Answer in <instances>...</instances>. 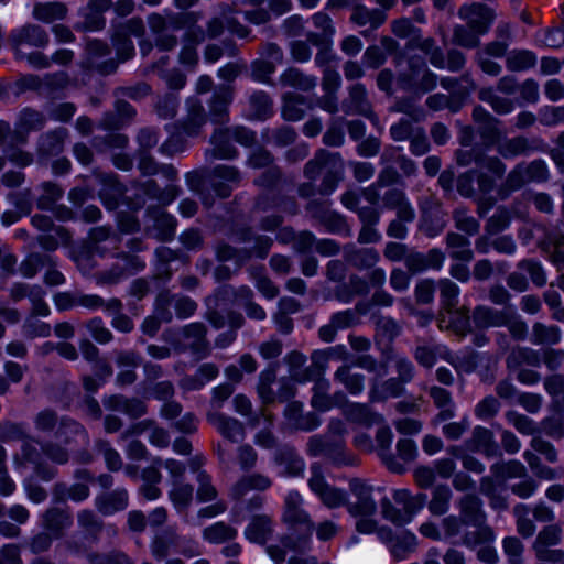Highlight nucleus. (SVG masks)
Returning a JSON list of instances; mask_svg holds the SVG:
<instances>
[{
  "instance_id": "f257e3e1",
  "label": "nucleus",
  "mask_w": 564,
  "mask_h": 564,
  "mask_svg": "<svg viewBox=\"0 0 564 564\" xmlns=\"http://www.w3.org/2000/svg\"><path fill=\"white\" fill-rule=\"evenodd\" d=\"M99 197L108 210H117L116 220L122 232L138 231L140 223L134 215L149 200L156 202L158 206L149 205L145 212L148 231L160 241H170L176 232V218L167 214L163 207L172 204L178 196V189L167 184L161 189L153 178H149L142 186L122 189L119 178H101Z\"/></svg>"
},
{
  "instance_id": "f03ea898",
  "label": "nucleus",
  "mask_w": 564,
  "mask_h": 564,
  "mask_svg": "<svg viewBox=\"0 0 564 564\" xmlns=\"http://www.w3.org/2000/svg\"><path fill=\"white\" fill-rule=\"evenodd\" d=\"M310 473L308 487L324 506L329 509L346 506L349 514L357 520V531L364 534L373 533L377 525V521L375 520L377 503L372 496L375 487L368 480L352 478L349 481L350 492L356 499V501L349 502L348 492L346 490L327 482L321 463H313Z\"/></svg>"
},
{
  "instance_id": "7ed1b4c3",
  "label": "nucleus",
  "mask_w": 564,
  "mask_h": 564,
  "mask_svg": "<svg viewBox=\"0 0 564 564\" xmlns=\"http://www.w3.org/2000/svg\"><path fill=\"white\" fill-rule=\"evenodd\" d=\"M347 433L346 424L340 419H330L327 433L315 434L307 441L306 453L311 457H325L336 467L356 466L358 458L350 453L343 436Z\"/></svg>"
},
{
  "instance_id": "20e7f679",
  "label": "nucleus",
  "mask_w": 564,
  "mask_h": 564,
  "mask_svg": "<svg viewBox=\"0 0 564 564\" xmlns=\"http://www.w3.org/2000/svg\"><path fill=\"white\" fill-rule=\"evenodd\" d=\"M524 178H457V188L462 196L473 197L485 208H491L496 202L506 199L522 186Z\"/></svg>"
},
{
  "instance_id": "39448f33",
  "label": "nucleus",
  "mask_w": 564,
  "mask_h": 564,
  "mask_svg": "<svg viewBox=\"0 0 564 564\" xmlns=\"http://www.w3.org/2000/svg\"><path fill=\"white\" fill-rule=\"evenodd\" d=\"M491 476L480 480V492L489 499L494 510L501 511L508 508L505 482L521 478L527 474L524 465L519 460L497 462L490 467Z\"/></svg>"
},
{
  "instance_id": "423d86ee",
  "label": "nucleus",
  "mask_w": 564,
  "mask_h": 564,
  "mask_svg": "<svg viewBox=\"0 0 564 564\" xmlns=\"http://www.w3.org/2000/svg\"><path fill=\"white\" fill-rule=\"evenodd\" d=\"M56 442H44L40 444L41 453L51 462L57 465H65L69 460V453L66 446L73 443L88 445L89 435L85 427L75 420L64 416L58 421L55 431Z\"/></svg>"
},
{
  "instance_id": "0eeeda50",
  "label": "nucleus",
  "mask_w": 564,
  "mask_h": 564,
  "mask_svg": "<svg viewBox=\"0 0 564 564\" xmlns=\"http://www.w3.org/2000/svg\"><path fill=\"white\" fill-rule=\"evenodd\" d=\"M438 350L442 359L449 362L459 375L477 372L481 381H494L497 360L489 352H478L470 347L452 352L447 346L438 347Z\"/></svg>"
},
{
  "instance_id": "6e6552de",
  "label": "nucleus",
  "mask_w": 564,
  "mask_h": 564,
  "mask_svg": "<svg viewBox=\"0 0 564 564\" xmlns=\"http://www.w3.org/2000/svg\"><path fill=\"white\" fill-rule=\"evenodd\" d=\"M129 251L111 253L118 260L108 270L96 273V284L99 286L112 285L119 283L128 275L137 274L144 270L145 259L137 253L144 250L145 246L141 239L132 238L127 242Z\"/></svg>"
},
{
  "instance_id": "1a4fd4ad",
  "label": "nucleus",
  "mask_w": 564,
  "mask_h": 564,
  "mask_svg": "<svg viewBox=\"0 0 564 564\" xmlns=\"http://www.w3.org/2000/svg\"><path fill=\"white\" fill-rule=\"evenodd\" d=\"M236 241L251 245L250 248L236 249L229 245L221 243L216 248V257L220 262L232 261L235 272L238 271L251 257L264 259L272 246V239L267 236H254L250 228H246L236 234Z\"/></svg>"
},
{
  "instance_id": "9d476101",
  "label": "nucleus",
  "mask_w": 564,
  "mask_h": 564,
  "mask_svg": "<svg viewBox=\"0 0 564 564\" xmlns=\"http://www.w3.org/2000/svg\"><path fill=\"white\" fill-rule=\"evenodd\" d=\"M162 338L175 351H189L196 360L208 356L209 344L206 339V327L203 323L194 322L182 328H169Z\"/></svg>"
},
{
  "instance_id": "9b49d317",
  "label": "nucleus",
  "mask_w": 564,
  "mask_h": 564,
  "mask_svg": "<svg viewBox=\"0 0 564 564\" xmlns=\"http://www.w3.org/2000/svg\"><path fill=\"white\" fill-rule=\"evenodd\" d=\"M0 440L23 441L21 454L25 462L34 465L35 476L43 481H51L57 475V469L41 462V454L34 445V441L26 434L23 423L6 422L0 425Z\"/></svg>"
},
{
  "instance_id": "f8f14e48",
  "label": "nucleus",
  "mask_w": 564,
  "mask_h": 564,
  "mask_svg": "<svg viewBox=\"0 0 564 564\" xmlns=\"http://www.w3.org/2000/svg\"><path fill=\"white\" fill-rule=\"evenodd\" d=\"M394 502L402 508L395 507L387 497L381 499L382 517L395 525H405L412 522L414 517L424 508L427 495L420 492L412 495L409 489H394L392 494Z\"/></svg>"
},
{
  "instance_id": "ddd939ff",
  "label": "nucleus",
  "mask_w": 564,
  "mask_h": 564,
  "mask_svg": "<svg viewBox=\"0 0 564 564\" xmlns=\"http://www.w3.org/2000/svg\"><path fill=\"white\" fill-rule=\"evenodd\" d=\"M392 180L378 178V182L369 186L362 196L369 204H380L382 208L395 209L399 218L413 221L414 209L405 198L403 191L388 182Z\"/></svg>"
},
{
  "instance_id": "4468645a",
  "label": "nucleus",
  "mask_w": 564,
  "mask_h": 564,
  "mask_svg": "<svg viewBox=\"0 0 564 564\" xmlns=\"http://www.w3.org/2000/svg\"><path fill=\"white\" fill-rule=\"evenodd\" d=\"M193 13H175L164 17L160 13H151L148 24L154 35V45L163 52L174 50L178 43L176 35L169 30L177 31L195 22Z\"/></svg>"
},
{
  "instance_id": "2eb2a0df",
  "label": "nucleus",
  "mask_w": 564,
  "mask_h": 564,
  "mask_svg": "<svg viewBox=\"0 0 564 564\" xmlns=\"http://www.w3.org/2000/svg\"><path fill=\"white\" fill-rule=\"evenodd\" d=\"M253 292L248 285H241L234 288L231 285L219 286L213 296L207 297V307L220 306L226 308L230 302L232 304H239L245 307V312L250 319L264 321L267 313L262 306L252 301Z\"/></svg>"
},
{
  "instance_id": "dca6fc26",
  "label": "nucleus",
  "mask_w": 564,
  "mask_h": 564,
  "mask_svg": "<svg viewBox=\"0 0 564 564\" xmlns=\"http://www.w3.org/2000/svg\"><path fill=\"white\" fill-rule=\"evenodd\" d=\"M437 76L429 69L425 61L417 55L408 59V67L397 76V85L401 90L424 95L436 87Z\"/></svg>"
},
{
  "instance_id": "f3484780",
  "label": "nucleus",
  "mask_w": 564,
  "mask_h": 564,
  "mask_svg": "<svg viewBox=\"0 0 564 564\" xmlns=\"http://www.w3.org/2000/svg\"><path fill=\"white\" fill-rule=\"evenodd\" d=\"M139 149V171L143 176H175L177 170L171 163H159L149 150L159 142L158 131L153 128H142L137 137Z\"/></svg>"
},
{
  "instance_id": "a211bd4d",
  "label": "nucleus",
  "mask_w": 564,
  "mask_h": 564,
  "mask_svg": "<svg viewBox=\"0 0 564 564\" xmlns=\"http://www.w3.org/2000/svg\"><path fill=\"white\" fill-rule=\"evenodd\" d=\"M163 467L170 476L171 489L169 498L177 513L182 514L188 508L194 491L192 485L183 482L186 466L183 462L167 458L164 460Z\"/></svg>"
},
{
  "instance_id": "6ab92c4d",
  "label": "nucleus",
  "mask_w": 564,
  "mask_h": 564,
  "mask_svg": "<svg viewBox=\"0 0 564 564\" xmlns=\"http://www.w3.org/2000/svg\"><path fill=\"white\" fill-rule=\"evenodd\" d=\"M563 361L564 354L561 350L546 349L541 354L532 348L516 347L507 358V367L512 371L522 365L539 367L543 362L550 370H555Z\"/></svg>"
},
{
  "instance_id": "aec40b11",
  "label": "nucleus",
  "mask_w": 564,
  "mask_h": 564,
  "mask_svg": "<svg viewBox=\"0 0 564 564\" xmlns=\"http://www.w3.org/2000/svg\"><path fill=\"white\" fill-rule=\"evenodd\" d=\"M379 541L384 544L394 561L400 562L410 557L417 547V538L414 533L409 530L393 531L389 527L376 525V530Z\"/></svg>"
},
{
  "instance_id": "412c9836",
  "label": "nucleus",
  "mask_w": 564,
  "mask_h": 564,
  "mask_svg": "<svg viewBox=\"0 0 564 564\" xmlns=\"http://www.w3.org/2000/svg\"><path fill=\"white\" fill-rule=\"evenodd\" d=\"M74 484L56 482L52 490V499L54 502H66L70 500L80 503L90 496V484L94 481V475L86 468H77L73 474Z\"/></svg>"
},
{
  "instance_id": "4be33fe9",
  "label": "nucleus",
  "mask_w": 564,
  "mask_h": 564,
  "mask_svg": "<svg viewBox=\"0 0 564 564\" xmlns=\"http://www.w3.org/2000/svg\"><path fill=\"white\" fill-rule=\"evenodd\" d=\"M9 45L18 59H24V46L44 48L50 43V35L44 28L34 23H26L11 31L8 37Z\"/></svg>"
},
{
  "instance_id": "5701e85b",
  "label": "nucleus",
  "mask_w": 564,
  "mask_h": 564,
  "mask_svg": "<svg viewBox=\"0 0 564 564\" xmlns=\"http://www.w3.org/2000/svg\"><path fill=\"white\" fill-rule=\"evenodd\" d=\"M455 162L462 167H467L475 163L480 174L479 176H486L487 174L502 176L506 172V165L498 156L486 155L479 148L456 150Z\"/></svg>"
},
{
  "instance_id": "b1692460",
  "label": "nucleus",
  "mask_w": 564,
  "mask_h": 564,
  "mask_svg": "<svg viewBox=\"0 0 564 564\" xmlns=\"http://www.w3.org/2000/svg\"><path fill=\"white\" fill-rule=\"evenodd\" d=\"M207 308L208 321L215 328H221L225 325L229 326V330L219 334L215 340L216 347H228L236 339L237 329H239L243 324L242 315L231 310L221 308L220 306L215 305Z\"/></svg>"
},
{
  "instance_id": "393cba45",
  "label": "nucleus",
  "mask_w": 564,
  "mask_h": 564,
  "mask_svg": "<svg viewBox=\"0 0 564 564\" xmlns=\"http://www.w3.org/2000/svg\"><path fill=\"white\" fill-rule=\"evenodd\" d=\"M495 541L496 534L490 527H482L479 531L466 530L462 536V544L469 550H477L478 560L486 564L498 561Z\"/></svg>"
},
{
  "instance_id": "a878e982",
  "label": "nucleus",
  "mask_w": 564,
  "mask_h": 564,
  "mask_svg": "<svg viewBox=\"0 0 564 564\" xmlns=\"http://www.w3.org/2000/svg\"><path fill=\"white\" fill-rule=\"evenodd\" d=\"M32 225L42 234L39 236V245L47 251H54L59 246H67L72 241V234L63 226H55L51 217L34 215Z\"/></svg>"
},
{
  "instance_id": "bb28decb",
  "label": "nucleus",
  "mask_w": 564,
  "mask_h": 564,
  "mask_svg": "<svg viewBox=\"0 0 564 564\" xmlns=\"http://www.w3.org/2000/svg\"><path fill=\"white\" fill-rule=\"evenodd\" d=\"M518 270L510 273L507 284L517 292H524L529 286V280L536 286H543L546 283V275L540 261L533 259L521 260Z\"/></svg>"
},
{
  "instance_id": "cd10ccee",
  "label": "nucleus",
  "mask_w": 564,
  "mask_h": 564,
  "mask_svg": "<svg viewBox=\"0 0 564 564\" xmlns=\"http://www.w3.org/2000/svg\"><path fill=\"white\" fill-rule=\"evenodd\" d=\"M33 196V203L36 202L37 207L43 210L54 212L55 217L61 221H68L74 218L72 209L66 206H57L56 203L62 198L63 191L53 182H43L39 188L40 194L26 189Z\"/></svg>"
},
{
  "instance_id": "c85d7f7f",
  "label": "nucleus",
  "mask_w": 564,
  "mask_h": 564,
  "mask_svg": "<svg viewBox=\"0 0 564 564\" xmlns=\"http://www.w3.org/2000/svg\"><path fill=\"white\" fill-rule=\"evenodd\" d=\"M370 401L368 402H350L343 408V416L345 421L355 427L370 430L376 425L383 424L386 419L383 414L376 411Z\"/></svg>"
},
{
  "instance_id": "c756f323",
  "label": "nucleus",
  "mask_w": 564,
  "mask_h": 564,
  "mask_svg": "<svg viewBox=\"0 0 564 564\" xmlns=\"http://www.w3.org/2000/svg\"><path fill=\"white\" fill-rule=\"evenodd\" d=\"M341 109L346 115H359L368 118L373 126L380 127L378 116L373 112L365 86L354 84L348 89V97L341 102Z\"/></svg>"
},
{
  "instance_id": "7c9ffc66",
  "label": "nucleus",
  "mask_w": 564,
  "mask_h": 564,
  "mask_svg": "<svg viewBox=\"0 0 564 564\" xmlns=\"http://www.w3.org/2000/svg\"><path fill=\"white\" fill-rule=\"evenodd\" d=\"M344 172V163L339 153L318 150L304 170L305 176H339Z\"/></svg>"
},
{
  "instance_id": "2f4dec72",
  "label": "nucleus",
  "mask_w": 564,
  "mask_h": 564,
  "mask_svg": "<svg viewBox=\"0 0 564 564\" xmlns=\"http://www.w3.org/2000/svg\"><path fill=\"white\" fill-rule=\"evenodd\" d=\"M459 517L464 522V527L473 528V531H479L487 524V516L482 508V501L474 494L464 495L457 502Z\"/></svg>"
},
{
  "instance_id": "473e14b6",
  "label": "nucleus",
  "mask_w": 564,
  "mask_h": 564,
  "mask_svg": "<svg viewBox=\"0 0 564 564\" xmlns=\"http://www.w3.org/2000/svg\"><path fill=\"white\" fill-rule=\"evenodd\" d=\"M173 314L170 310V292H160L154 301L153 314L147 316L141 324V332L154 337L160 330L162 323H170Z\"/></svg>"
},
{
  "instance_id": "72a5a7b5",
  "label": "nucleus",
  "mask_w": 564,
  "mask_h": 564,
  "mask_svg": "<svg viewBox=\"0 0 564 564\" xmlns=\"http://www.w3.org/2000/svg\"><path fill=\"white\" fill-rule=\"evenodd\" d=\"M458 17L466 21V24L478 34H486L495 20L492 9L482 3L463 6L458 10Z\"/></svg>"
},
{
  "instance_id": "f704fd0d",
  "label": "nucleus",
  "mask_w": 564,
  "mask_h": 564,
  "mask_svg": "<svg viewBox=\"0 0 564 564\" xmlns=\"http://www.w3.org/2000/svg\"><path fill=\"white\" fill-rule=\"evenodd\" d=\"M303 403L300 401H290L284 408V419L290 427L297 431L312 432L317 430L322 420L315 412H303Z\"/></svg>"
},
{
  "instance_id": "c9c22d12",
  "label": "nucleus",
  "mask_w": 564,
  "mask_h": 564,
  "mask_svg": "<svg viewBox=\"0 0 564 564\" xmlns=\"http://www.w3.org/2000/svg\"><path fill=\"white\" fill-rule=\"evenodd\" d=\"M102 404L107 411L119 412L130 419H139L148 413V405L144 400L139 398H129L123 394H110L102 399Z\"/></svg>"
},
{
  "instance_id": "e433bc0d",
  "label": "nucleus",
  "mask_w": 564,
  "mask_h": 564,
  "mask_svg": "<svg viewBox=\"0 0 564 564\" xmlns=\"http://www.w3.org/2000/svg\"><path fill=\"white\" fill-rule=\"evenodd\" d=\"M395 451L397 454L392 452L384 466L392 473L403 474L408 470V466L417 458L419 448L415 441L402 437L398 440Z\"/></svg>"
},
{
  "instance_id": "4c0bfd02",
  "label": "nucleus",
  "mask_w": 564,
  "mask_h": 564,
  "mask_svg": "<svg viewBox=\"0 0 564 564\" xmlns=\"http://www.w3.org/2000/svg\"><path fill=\"white\" fill-rule=\"evenodd\" d=\"M94 505L100 514L110 517L127 509L129 505V494L123 487L102 491L96 495Z\"/></svg>"
},
{
  "instance_id": "58836bf2",
  "label": "nucleus",
  "mask_w": 564,
  "mask_h": 564,
  "mask_svg": "<svg viewBox=\"0 0 564 564\" xmlns=\"http://www.w3.org/2000/svg\"><path fill=\"white\" fill-rule=\"evenodd\" d=\"M471 117L475 123H477V131L486 147H491L499 142L501 138L499 119L494 117L481 106L474 108Z\"/></svg>"
},
{
  "instance_id": "ea45409f",
  "label": "nucleus",
  "mask_w": 564,
  "mask_h": 564,
  "mask_svg": "<svg viewBox=\"0 0 564 564\" xmlns=\"http://www.w3.org/2000/svg\"><path fill=\"white\" fill-rule=\"evenodd\" d=\"M406 388L403 382L394 377L386 380L375 378L370 381L368 391V400L370 403H382L389 399H397L403 395Z\"/></svg>"
},
{
  "instance_id": "a19ab883",
  "label": "nucleus",
  "mask_w": 564,
  "mask_h": 564,
  "mask_svg": "<svg viewBox=\"0 0 564 564\" xmlns=\"http://www.w3.org/2000/svg\"><path fill=\"white\" fill-rule=\"evenodd\" d=\"M464 446L466 451L481 453L486 457L500 455V449L495 442L492 432L480 425L474 427L470 438L465 442Z\"/></svg>"
},
{
  "instance_id": "79ce46f5",
  "label": "nucleus",
  "mask_w": 564,
  "mask_h": 564,
  "mask_svg": "<svg viewBox=\"0 0 564 564\" xmlns=\"http://www.w3.org/2000/svg\"><path fill=\"white\" fill-rule=\"evenodd\" d=\"M163 463L164 460L159 457L153 458L151 466L143 468L141 471L142 485L139 488V492L148 501H154L162 495L159 485L162 481L160 467L163 466Z\"/></svg>"
},
{
  "instance_id": "37998d69",
  "label": "nucleus",
  "mask_w": 564,
  "mask_h": 564,
  "mask_svg": "<svg viewBox=\"0 0 564 564\" xmlns=\"http://www.w3.org/2000/svg\"><path fill=\"white\" fill-rule=\"evenodd\" d=\"M72 524L73 514L68 508L52 507L42 514V527L54 539H61Z\"/></svg>"
},
{
  "instance_id": "c03bdc74",
  "label": "nucleus",
  "mask_w": 564,
  "mask_h": 564,
  "mask_svg": "<svg viewBox=\"0 0 564 564\" xmlns=\"http://www.w3.org/2000/svg\"><path fill=\"white\" fill-rule=\"evenodd\" d=\"M232 89L220 86L208 102V116L213 123L224 126L229 121V105L232 101Z\"/></svg>"
},
{
  "instance_id": "a18cd8bd",
  "label": "nucleus",
  "mask_w": 564,
  "mask_h": 564,
  "mask_svg": "<svg viewBox=\"0 0 564 564\" xmlns=\"http://www.w3.org/2000/svg\"><path fill=\"white\" fill-rule=\"evenodd\" d=\"M46 123L45 116L34 109H23L18 118L17 128L14 130V141L17 144H24L28 141V134L31 131H39Z\"/></svg>"
},
{
  "instance_id": "49530a36",
  "label": "nucleus",
  "mask_w": 564,
  "mask_h": 564,
  "mask_svg": "<svg viewBox=\"0 0 564 564\" xmlns=\"http://www.w3.org/2000/svg\"><path fill=\"white\" fill-rule=\"evenodd\" d=\"M280 180L281 178H257V185L267 188V192L263 193L256 203L258 210H284L285 197L279 192Z\"/></svg>"
},
{
  "instance_id": "de8ad7c7",
  "label": "nucleus",
  "mask_w": 564,
  "mask_h": 564,
  "mask_svg": "<svg viewBox=\"0 0 564 564\" xmlns=\"http://www.w3.org/2000/svg\"><path fill=\"white\" fill-rule=\"evenodd\" d=\"M343 253L345 261L358 270L372 269L380 260V253L371 247L359 248L350 243L344 247Z\"/></svg>"
},
{
  "instance_id": "09e8293b",
  "label": "nucleus",
  "mask_w": 564,
  "mask_h": 564,
  "mask_svg": "<svg viewBox=\"0 0 564 564\" xmlns=\"http://www.w3.org/2000/svg\"><path fill=\"white\" fill-rule=\"evenodd\" d=\"M230 127H218L210 137L212 150L206 151V158L234 159L238 151L231 143Z\"/></svg>"
},
{
  "instance_id": "8fccbe9b",
  "label": "nucleus",
  "mask_w": 564,
  "mask_h": 564,
  "mask_svg": "<svg viewBox=\"0 0 564 564\" xmlns=\"http://www.w3.org/2000/svg\"><path fill=\"white\" fill-rule=\"evenodd\" d=\"M274 463L281 467L282 476H301L305 470L304 459L297 455L292 446H282L274 453Z\"/></svg>"
},
{
  "instance_id": "3c124183",
  "label": "nucleus",
  "mask_w": 564,
  "mask_h": 564,
  "mask_svg": "<svg viewBox=\"0 0 564 564\" xmlns=\"http://www.w3.org/2000/svg\"><path fill=\"white\" fill-rule=\"evenodd\" d=\"M207 419L225 438L234 443L243 441L245 426L237 419L219 412L208 413Z\"/></svg>"
},
{
  "instance_id": "603ef678",
  "label": "nucleus",
  "mask_w": 564,
  "mask_h": 564,
  "mask_svg": "<svg viewBox=\"0 0 564 564\" xmlns=\"http://www.w3.org/2000/svg\"><path fill=\"white\" fill-rule=\"evenodd\" d=\"M509 308L510 306H505L502 310H496L486 305H478L473 311V323L480 329L502 327L508 323Z\"/></svg>"
},
{
  "instance_id": "864d4df0",
  "label": "nucleus",
  "mask_w": 564,
  "mask_h": 564,
  "mask_svg": "<svg viewBox=\"0 0 564 564\" xmlns=\"http://www.w3.org/2000/svg\"><path fill=\"white\" fill-rule=\"evenodd\" d=\"M273 533V521L267 514H258L250 519L243 531L245 538L250 542L264 545Z\"/></svg>"
},
{
  "instance_id": "5fc2aeb1",
  "label": "nucleus",
  "mask_w": 564,
  "mask_h": 564,
  "mask_svg": "<svg viewBox=\"0 0 564 564\" xmlns=\"http://www.w3.org/2000/svg\"><path fill=\"white\" fill-rule=\"evenodd\" d=\"M219 369L215 364L206 362L198 367L195 375L184 376L180 381V388L185 391L202 390L207 383L217 378Z\"/></svg>"
},
{
  "instance_id": "6e6d98bb",
  "label": "nucleus",
  "mask_w": 564,
  "mask_h": 564,
  "mask_svg": "<svg viewBox=\"0 0 564 564\" xmlns=\"http://www.w3.org/2000/svg\"><path fill=\"white\" fill-rule=\"evenodd\" d=\"M155 258L156 264L155 270L160 276L165 280H169L172 275L173 270H177L178 268H173L172 264L174 262H178L180 264H187L189 262V258L187 254L172 250L167 247H159L155 249Z\"/></svg>"
},
{
  "instance_id": "4d7b16f0",
  "label": "nucleus",
  "mask_w": 564,
  "mask_h": 564,
  "mask_svg": "<svg viewBox=\"0 0 564 564\" xmlns=\"http://www.w3.org/2000/svg\"><path fill=\"white\" fill-rule=\"evenodd\" d=\"M67 135V129L62 127L42 133L36 143L37 154L40 156H51L61 153Z\"/></svg>"
},
{
  "instance_id": "13d9d810",
  "label": "nucleus",
  "mask_w": 564,
  "mask_h": 564,
  "mask_svg": "<svg viewBox=\"0 0 564 564\" xmlns=\"http://www.w3.org/2000/svg\"><path fill=\"white\" fill-rule=\"evenodd\" d=\"M9 202L17 208L15 212H4L1 216V223L8 227L15 224L21 216L28 215L33 206V196L29 191L11 192L8 194Z\"/></svg>"
},
{
  "instance_id": "bf43d9fd",
  "label": "nucleus",
  "mask_w": 564,
  "mask_h": 564,
  "mask_svg": "<svg viewBox=\"0 0 564 564\" xmlns=\"http://www.w3.org/2000/svg\"><path fill=\"white\" fill-rule=\"evenodd\" d=\"M306 356L296 350L286 354L284 362L288 366L289 377L297 383L304 384L315 378L312 367L306 366Z\"/></svg>"
},
{
  "instance_id": "052dcab7",
  "label": "nucleus",
  "mask_w": 564,
  "mask_h": 564,
  "mask_svg": "<svg viewBox=\"0 0 564 564\" xmlns=\"http://www.w3.org/2000/svg\"><path fill=\"white\" fill-rule=\"evenodd\" d=\"M89 239L91 241V251L100 257H106L110 249H117L120 242L119 237L105 226L91 228Z\"/></svg>"
},
{
  "instance_id": "680f3d73",
  "label": "nucleus",
  "mask_w": 564,
  "mask_h": 564,
  "mask_svg": "<svg viewBox=\"0 0 564 564\" xmlns=\"http://www.w3.org/2000/svg\"><path fill=\"white\" fill-rule=\"evenodd\" d=\"M247 165L256 171H261L265 176H281L282 174L275 164L273 154L263 147L257 148L249 154Z\"/></svg>"
},
{
  "instance_id": "e2e57ef3",
  "label": "nucleus",
  "mask_w": 564,
  "mask_h": 564,
  "mask_svg": "<svg viewBox=\"0 0 564 564\" xmlns=\"http://www.w3.org/2000/svg\"><path fill=\"white\" fill-rule=\"evenodd\" d=\"M441 329L448 328L459 336H466L471 332V322L468 308H456L453 313H444L438 319Z\"/></svg>"
},
{
  "instance_id": "0e129e2a",
  "label": "nucleus",
  "mask_w": 564,
  "mask_h": 564,
  "mask_svg": "<svg viewBox=\"0 0 564 564\" xmlns=\"http://www.w3.org/2000/svg\"><path fill=\"white\" fill-rule=\"evenodd\" d=\"M187 115L183 121V130L187 135H196L207 121V113L199 99L188 98L186 101Z\"/></svg>"
},
{
  "instance_id": "69168bd1",
  "label": "nucleus",
  "mask_w": 564,
  "mask_h": 564,
  "mask_svg": "<svg viewBox=\"0 0 564 564\" xmlns=\"http://www.w3.org/2000/svg\"><path fill=\"white\" fill-rule=\"evenodd\" d=\"M430 395L433 399L435 406L438 409V413L433 419L434 425L455 416V403L451 393L446 389L434 386L430 389Z\"/></svg>"
},
{
  "instance_id": "338daca9",
  "label": "nucleus",
  "mask_w": 564,
  "mask_h": 564,
  "mask_svg": "<svg viewBox=\"0 0 564 564\" xmlns=\"http://www.w3.org/2000/svg\"><path fill=\"white\" fill-rule=\"evenodd\" d=\"M122 310L123 304L121 300L117 297L107 300L106 316L111 318V327L119 333L129 334L134 329V322Z\"/></svg>"
},
{
  "instance_id": "774afa93",
  "label": "nucleus",
  "mask_w": 564,
  "mask_h": 564,
  "mask_svg": "<svg viewBox=\"0 0 564 564\" xmlns=\"http://www.w3.org/2000/svg\"><path fill=\"white\" fill-rule=\"evenodd\" d=\"M282 87H291L301 91H311L317 85V78L307 75L296 67L286 68L279 77Z\"/></svg>"
}]
</instances>
